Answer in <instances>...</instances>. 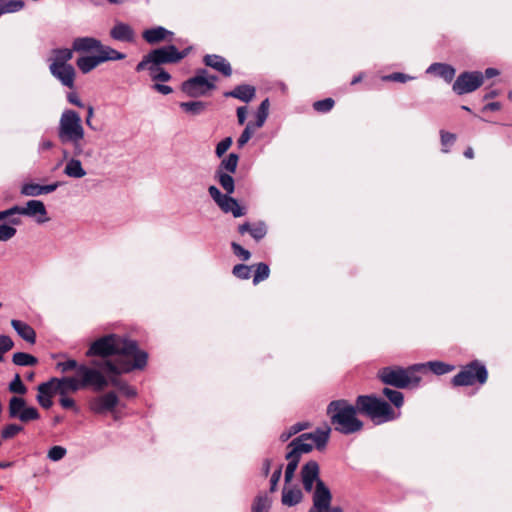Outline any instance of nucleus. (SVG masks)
Here are the masks:
<instances>
[{
    "label": "nucleus",
    "mask_w": 512,
    "mask_h": 512,
    "mask_svg": "<svg viewBox=\"0 0 512 512\" xmlns=\"http://www.w3.org/2000/svg\"><path fill=\"white\" fill-rule=\"evenodd\" d=\"M85 355L90 358H101V360L92 359L89 367L100 370L108 379V385L119 387V376L128 373V360H112L114 356L128 355V338L123 337L122 343L120 337L116 334L104 335L93 341L87 349Z\"/></svg>",
    "instance_id": "1"
},
{
    "label": "nucleus",
    "mask_w": 512,
    "mask_h": 512,
    "mask_svg": "<svg viewBox=\"0 0 512 512\" xmlns=\"http://www.w3.org/2000/svg\"><path fill=\"white\" fill-rule=\"evenodd\" d=\"M192 50L189 46L179 51L175 45L169 44L151 50L144 56L143 60L137 65V71L147 70L153 81L167 82L171 75L162 69L163 64H175L184 59Z\"/></svg>",
    "instance_id": "2"
},
{
    "label": "nucleus",
    "mask_w": 512,
    "mask_h": 512,
    "mask_svg": "<svg viewBox=\"0 0 512 512\" xmlns=\"http://www.w3.org/2000/svg\"><path fill=\"white\" fill-rule=\"evenodd\" d=\"M48 382H52L55 392L61 396H65L68 392L88 388L95 392H101L108 387V379L104 374L88 365H82L79 368V376L51 378Z\"/></svg>",
    "instance_id": "3"
},
{
    "label": "nucleus",
    "mask_w": 512,
    "mask_h": 512,
    "mask_svg": "<svg viewBox=\"0 0 512 512\" xmlns=\"http://www.w3.org/2000/svg\"><path fill=\"white\" fill-rule=\"evenodd\" d=\"M357 404L352 405L347 400L331 401L327 406V415L335 431L344 434H354L363 429V422L357 418Z\"/></svg>",
    "instance_id": "4"
},
{
    "label": "nucleus",
    "mask_w": 512,
    "mask_h": 512,
    "mask_svg": "<svg viewBox=\"0 0 512 512\" xmlns=\"http://www.w3.org/2000/svg\"><path fill=\"white\" fill-rule=\"evenodd\" d=\"M57 135L62 145H71L75 157L83 154L85 131L78 112L66 109L62 112L57 127Z\"/></svg>",
    "instance_id": "5"
},
{
    "label": "nucleus",
    "mask_w": 512,
    "mask_h": 512,
    "mask_svg": "<svg viewBox=\"0 0 512 512\" xmlns=\"http://www.w3.org/2000/svg\"><path fill=\"white\" fill-rule=\"evenodd\" d=\"M423 370H425L423 364H413L408 368L400 366L384 367L379 371V377L384 384L403 389L418 386L421 377L416 375V372Z\"/></svg>",
    "instance_id": "6"
},
{
    "label": "nucleus",
    "mask_w": 512,
    "mask_h": 512,
    "mask_svg": "<svg viewBox=\"0 0 512 512\" xmlns=\"http://www.w3.org/2000/svg\"><path fill=\"white\" fill-rule=\"evenodd\" d=\"M358 411L380 424L395 418L391 406L384 400L372 395H360L356 399Z\"/></svg>",
    "instance_id": "7"
},
{
    "label": "nucleus",
    "mask_w": 512,
    "mask_h": 512,
    "mask_svg": "<svg viewBox=\"0 0 512 512\" xmlns=\"http://www.w3.org/2000/svg\"><path fill=\"white\" fill-rule=\"evenodd\" d=\"M488 372L485 365L475 360L467 364L452 378L454 386H471L478 382L483 385L487 381Z\"/></svg>",
    "instance_id": "8"
},
{
    "label": "nucleus",
    "mask_w": 512,
    "mask_h": 512,
    "mask_svg": "<svg viewBox=\"0 0 512 512\" xmlns=\"http://www.w3.org/2000/svg\"><path fill=\"white\" fill-rule=\"evenodd\" d=\"M301 481L303 484V488L306 492H312V503L314 504V497L316 493H318L319 487L322 486V489L330 496H332L330 489L328 486L320 479V467L319 464L315 460H310L306 462L301 468Z\"/></svg>",
    "instance_id": "9"
},
{
    "label": "nucleus",
    "mask_w": 512,
    "mask_h": 512,
    "mask_svg": "<svg viewBox=\"0 0 512 512\" xmlns=\"http://www.w3.org/2000/svg\"><path fill=\"white\" fill-rule=\"evenodd\" d=\"M8 416L10 419H18L22 423H28L38 420L40 413L37 408L28 406L23 397L13 396L8 403Z\"/></svg>",
    "instance_id": "10"
},
{
    "label": "nucleus",
    "mask_w": 512,
    "mask_h": 512,
    "mask_svg": "<svg viewBox=\"0 0 512 512\" xmlns=\"http://www.w3.org/2000/svg\"><path fill=\"white\" fill-rule=\"evenodd\" d=\"M216 76L203 78L202 76H194L181 84L182 92L192 98H198L206 95L209 91L215 89Z\"/></svg>",
    "instance_id": "11"
},
{
    "label": "nucleus",
    "mask_w": 512,
    "mask_h": 512,
    "mask_svg": "<svg viewBox=\"0 0 512 512\" xmlns=\"http://www.w3.org/2000/svg\"><path fill=\"white\" fill-rule=\"evenodd\" d=\"M208 193L222 212L232 213L235 218L245 215V209L239 205L236 199L231 197V194L221 193L214 185L209 186Z\"/></svg>",
    "instance_id": "12"
},
{
    "label": "nucleus",
    "mask_w": 512,
    "mask_h": 512,
    "mask_svg": "<svg viewBox=\"0 0 512 512\" xmlns=\"http://www.w3.org/2000/svg\"><path fill=\"white\" fill-rule=\"evenodd\" d=\"M484 83L483 73L480 71L463 72L453 83L452 89L458 95L468 94L477 90Z\"/></svg>",
    "instance_id": "13"
},
{
    "label": "nucleus",
    "mask_w": 512,
    "mask_h": 512,
    "mask_svg": "<svg viewBox=\"0 0 512 512\" xmlns=\"http://www.w3.org/2000/svg\"><path fill=\"white\" fill-rule=\"evenodd\" d=\"M15 215H24L37 218V223L42 224L49 220L44 203L40 200H29L25 206L14 205Z\"/></svg>",
    "instance_id": "14"
},
{
    "label": "nucleus",
    "mask_w": 512,
    "mask_h": 512,
    "mask_svg": "<svg viewBox=\"0 0 512 512\" xmlns=\"http://www.w3.org/2000/svg\"><path fill=\"white\" fill-rule=\"evenodd\" d=\"M118 404V397L114 392L93 398L89 402L90 410L95 414H105L112 411Z\"/></svg>",
    "instance_id": "15"
},
{
    "label": "nucleus",
    "mask_w": 512,
    "mask_h": 512,
    "mask_svg": "<svg viewBox=\"0 0 512 512\" xmlns=\"http://www.w3.org/2000/svg\"><path fill=\"white\" fill-rule=\"evenodd\" d=\"M49 70L51 74L58 79L62 85L73 88L75 80V69L72 65L50 64Z\"/></svg>",
    "instance_id": "16"
},
{
    "label": "nucleus",
    "mask_w": 512,
    "mask_h": 512,
    "mask_svg": "<svg viewBox=\"0 0 512 512\" xmlns=\"http://www.w3.org/2000/svg\"><path fill=\"white\" fill-rule=\"evenodd\" d=\"M148 361V353L138 347L134 340H130V371L143 370Z\"/></svg>",
    "instance_id": "17"
},
{
    "label": "nucleus",
    "mask_w": 512,
    "mask_h": 512,
    "mask_svg": "<svg viewBox=\"0 0 512 512\" xmlns=\"http://www.w3.org/2000/svg\"><path fill=\"white\" fill-rule=\"evenodd\" d=\"M60 183L55 182L47 185H40L36 183H25L21 187V194L24 196H30V197H36L43 194H49L51 192H54L58 187Z\"/></svg>",
    "instance_id": "18"
},
{
    "label": "nucleus",
    "mask_w": 512,
    "mask_h": 512,
    "mask_svg": "<svg viewBox=\"0 0 512 512\" xmlns=\"http://www.w3.org/2000/svg\"><path fill=\"white\" fill-rule=\"evenodd\" d=\"M206 66H209L216 71L222 73L224 76L229 77L232 74L230 63L222 56L216 54H207L203 58Z\"/></svg>",
    "instance_id": "19"
},
{
    "label": "nucleus",
    "mask_w": 512,
    "mask_h": 512,
    "mask_svg": "<svg viewBox=\"0 0 512 512\" xmlns=\"http://www.w3.org/2000/svg\"><path fill=\"white\" fill-rule=\"evenodd\" d=\"M309 436L304 433L293 439L289 444L291 450L288 453H293L295 457L300 459L302 453L310 452L313 449V443L310 441Z\"/></svg>",
    "instance_id": "20"
},
{
    "label": "nucleus",
    "mask_w": 512,
    "mask_h": 512,
    "mask_svg": "<svg viewBox=\"0 0 512 512\" xmlns=\"http://www.w3.org/2000/svg\"><path fill=\"white\" fill-rule=\"evenodd\" d=\"M238 232L242 235L245 234L246 232H248L253 239H255L256 241H260L267 234V226L262 221L254 223V224L245 222V223L239 225Z\"/></svg>",
    "instance_id": "21"
},
{
    "label": "nucleus",
    "mask_w": 512,
    "mask_h": 512,
    "mask_svg": "<svg viewBox=\"0 0 512 512\" xmlns=\"http://www.w3.org/2000/svg\"><path fill=\"white\" fill-rule=\"evenodd\" d=\"M37 390L38 403L40 404L41 407L49 409L53 404L52 396L56 393L54 390V386L52 385V382L47 381L39 384Z\"/></svg>",
    "instance_id": "22"
},
{
    "label": "nucleus",
    "mask_w": 512,
    "mask_h": 512,
    "mask_svg": "<svg viewBox=\"0 0 512 512\" xmlns=\"http://www.w3.org/2000/svg\"><path fill=\"white\" fill-rule=\"evenodd\" d=\"M255 94L256 90L253 86L242 84L236 86L232 91L225 92L224 96L236 98L245 103H248L255 97Z\"/></svg>",
    "instance_id": "23"
},
{
    "label": "nucleus",
    "mask_w": 512,
    "mask_h": 512,
    "mask_svg": "<svg viewBox=\"0 0 512 512\" xmlns=\"http://www.w3.org/2000/svg\"><path fill=\"white\" fill-rule=\"evenodd\" d=\"M426 73L436 74L437 76L442 78L447 83H450L453 80V78L455 77L456 71L449 64L433 63L427 68Z\"/></svg>",
    "instance_id": "24"
},
{
    "label": "nucleus",
    "mask_w": 512,
    "mask_h": 512,
    "mask_svg": "<svg viewBox=\"0 0 512 512\" xmlns=\"http://www.w3.org/2000/svg\"><path fill=\"white\" fill-rule=\"evenodd\" d=\"M332 502V496L328 492L319 487L318 493L314 497V504L308 512H331L330 503Z\"/></svg>",
    "instance_id": "25"
},
{
    "label": "nucleus",
    "mask_w": 512,
    "mask_h": 512,
    "mask_svg": "<svg viewBox=\"0 0 512 512\" xmlns=\"http://www.w3.org/2000/svg\"><path fill=\"white\" fill-rule=\"evenodd\" d=\"M11 326L26 342L30 344H34L36 342V332L29 324L21 320L13 319L11 321Z\"/></svg>",
    "instance_id": "26"
},
{
    "label": "nucleus",
    "mask_w": 512,
    "mask_h": 512,
    "mask_svg": "<svg viewBox=\"0 0 512 512\" xmlns=\"http://www.w3.org/2000/svg\"><path fill=\"white\" fill-rule=\"evenodd\" d=\"M173 33L162 26L146 29L142 33V37L149 44H155L167 39Z\"/></svg>",
    "instance_id": "27"
},
{
    "label": "nucleus",
    "mask_w": 512,
    "mask_h": 512,
    "mask_svg": "<svg viewBox=\"0 0 512 512\" xmlns=\"http://www.w3.org/2000/svg\"><path fill=\"white\" fill-rule=\"evenodd\" d=\"M303 500V493L298 487L284 488L282 491L281 502L284 506L292 507Z\"/></svg>",
    "instance_id": "28"
},
{
    "label": "nucleus",
    "mask_w": 512,
    "mask_h": 512,
    "mask_svg": "<svg viewBox=\"0 0 512 512\" xmlns=\"http://www.w3.org/2000/svg\"><path fill=\"white\" fill-rule=\"evenodd\" d=\"M101 46V41L93 37H78L73 41L72 47L77 52L96 50Z\"/></svg>",
    "instance_id": "29"
},
{
    "label": "nucleus",
    "mask_w": 512,
    "mask_h": 512,
    "mask_svg": "<svg viewBox=\"0 0 512 512\" xmlns=\"http://www.w3.org/2000/svg\"><path fill=\"white\" fill-rule=\"evenodd\" d=\"M95 51V55L97 56L100 64L110 60H120L125 58V54L118 52L109 46H105L102 43Z\"/></svg>",
    "instance_id": "30"
},
{
    "label": "nucleus",
    "mask_w": 512,
    "mask_h": 512,
    "mask_svg": "<svg viewBox=\"0 0 512 512\" xmlns=\"http://www.w3.org/2000/svg\"><path fill=\"white\" fill-rule=\"evenodd\" d=\"M330 431V427H326L324 429L317 428L315 431L306 434L310 435L309 439L313 443V446H316L318 449H322L328 442Z\"/></svg>",
    "instance_id": "31"
},
{
    "label": "nucleus",
    "mask_w": 512,
    "mask_h": 512,
    "mask_svg": "<svg viewBox=\"0 0 512 512\" xmlns=\"http://www.w3.org/2000/svg\"><path fill=\"white\" fill-rule=\"evenodd\" d=\"M208 104L203 101H188L181 102L179 107L187 114L191 116H198L204 113L207 109Z\"/></svg>",
    "instance_id": "32"
},
{
    "label": "nucleus",
    "mask_w": 512,
    "mask_h": 512,
    "mask_svg": "<svg viewBox=\"0 0 512 512\" xmlns=\"http://www.w3.org/2000/svg\"><path fill=\"white\" fill-rule=\"evenodd\" d=\"M64 173L71 178H82L86 175V171L82 167L81 161L76 158H71L67 161Z\"/></svg>",
    "instance_id": "33"
},
{
    "label": "nucleus",
    "mask_w": 512,
    "mask_h": 512,
    "mask_svg": "<svg viewBox=\"0 0 512 512\" xmlns=\"http://www.w3.org/2000/svg\"><path fill=\"white\" fill-rule=\"evenodd\" d=\"M232 173L215 171V179L225 191V194H233L235 190V181Z\"/></svg>",
    "instance_id": "34"
},
{
    "label": "nucleus",
    "mask_w": 512,
    "mask_h": 512,
    "mask_svg": "<svg viewBox=\"0 0 512 512\" xmlns=\"http://www.w3.org/2000/svg\"><path fill=\"white\" fill-rule=\"evenodd\" d=\"M76 64L79 70L86 74L96 68L100 63L96 55H91L79 57L76 61Z\"/></svg>",
    "instance_id": "35"
},
{
    "label": "nucleus",
    "mask_w": 512,
    "mask_h": 512,
    "mask_svg": "<svg viewBox=\"0 0 512 512\" xmlns=\"http://www.w3.org/2000/svg\"><path fill=\"white\" fill-rule=\"evenodd\" d=\"M73 48H59L54 49L52 51L53 53V60L51 64H57V65H69L67 62L72 59L73 57Z\"/></svg>",
    "instance_id": "36"
},
{
    "label": "nucleus",
    "mask_w": 512,
    "mask_h": 512,
    "mask_svg": "<svg viewBox=\"0 0 512 512\" xmlns=\"http://www.w3.org/2000/svg\"><path fill=\"white\" fill-rule=\"evenodd\" d=\"M239 156L236 153H230L226 158H224L216 171L235 173L238 166Z\"/></svg>",
    "instance_id": "37"
},
{
    "label": "nucleus",
    "mask_w": 512,
    "mask_h": 512,
    "mask_svg": "<svg viewBox=\"0 0 512 512\" xmlns=\"http://www.w3.org/2000/svg\"><path fill=\"white\" fill-rule=\"evenodd\" d=\"M269 107H270V102H269L268 98L264 99L260 103V105L257 109V112H256V121L253 123V126L255 128H257V129L261 128L265 124V122L268 118V115H269Z\"/></svg>",
    "instance_id": "38"
},
{
    "label": "nucleus",
    "mask_w": 512,
    "mask_h": 512,
    "mask_svg": "<svg viewBox=\"0 0 512 512\" xmlns=\"http://www.w3.org/2000/svg\"><path fill=\"white\" fill-rule=\"evenodd\" d=\"M25 6L23 0H0V17L6 13H15Z\"/></svg>",
    "instance_id": "39"
},
{
    "label": "nucleus",
    "mask_w": 512,
    "mask_h": 512,
    "mask_svg": "<svg viewBox=\"0 0 512 512\" xmlns=\"http://www.w3.org/2000/svg\"><path fill=\"white\" fill-rule=\"evenodd\" d=\"M422 364L425 365V369L429 368V370L436 375H444L454 369V366L442 361H429Z\"/></svg>",
    "instance_id": "40"
},
{
    "label": "nucleus",
    "mask_w": 512,
    "mask_h": 512,
    "mask_svg": "<svg viewBox=\"0 0 512 512\" xmlns=\"http://www.w3.org/2000/svg\"><path fill=\"white\" fill-rule=\"evenodd\" d=\"M271 507V499L267 494H259L255 497L251 512H268Z\"/></svg>",
    "instance_id": "41"
},
{
    "label": "nucleus",
    "mask_w": 512,
    "mask_h": 512,
    "mask_svg": "<svg viewBox=\"0 0 512 512\" xmlns=\"http://www.w3.org/2000/svg\"><path fill=\"white\" fill-rule=\"evenodd\" d=\"M12 362L18 366H34L38 363V359L25 352H16L12 356Z\"/></svg>",
    "instance_id": "42"
},
{
    "label": "nucleus",
    "mask_w": 512,
    "mask_h": 512,
    "mask_svg": "<svg viewBox=\"0 0 512 512\" xmlns=\"http://www.w3.org/2000/svg\"><path fill=\"white\" fill-rule=\"evenodd\" d=\"M286 459L288 460V464L286 466L284 480H285V483L288 484L292 481V479L294 477V474L298 467L300 459L295 457L293 453H287Z\"/></svg>",
    "instance_id": "43"
},
{
    "label": "nucleus",
    "mask_w": 512,
    "mask_h": 512,
    "mask_svg": "<svg viewBox=\"0 0 512 512\" xmlns=\"http://www.w3.org/2000/svg\"><path fill=\"white\" fill-rule=\"evenodd\" d=\"M110 35L115 40L128 41V24H125V23L116 24L111 29Z\"/></svg>",
    "instance_id": "44"
},
{
    "label": "nucleus",
    "mask_w": 512,
    "mask_h": 512,
    "mask_svg": "<svg viewBox=\"0 0 512 512\" xmlns=\"http://www.w3.org/2000/svg\"><path fill=\"white\" fill-rule=\"evenodd\" d=\"M8 389L11 393L18 395H25L28 391L19 374H15L13 380L9 383Z\"/></svg>",
    "instance_id": "45"
},
{
    "label": "nucleus",
    "mask_w": 512,
    "mask_h": 512,
    "mask_svg": "<svg viewBox=\"0 0 512 512\" xmlns=\"http://www.w3.org/2000/svg\"><path fill=\"white\" fill-rule=\"evenodd\" d=\"M270 269L269 266L266 263H258L256 265L255 274L253 277V284L257 285L261 281L266 280L269 277Z\"/></svg>",
    "instance_id": "46"
},
{
    "label": "nucleus",
    "mask_w": 512,
    "mask_h": 512,
    "mask_svg": "<svg viewBox=\"0 0 512 512\" xmlns=\"http://www.w3.org/2000/svg\"><path fill=\"white\" fill-rule=\"evenodd\" d=\"M383 394L396 407H401L403 405L404 396H403L402 392H400L398 390L390 389V388H384Z\"/></svg>",
    "instance_id": "47"
},
{
    "label": "nucleus",
    "mask_w": 512,
    "mask_h": 512,
    "mask_svg": "<svg viewBox=\"0 0 512 512\" xmlns=\"http://www.w3.org/2000/svg\"><path fill=\"white\" fill-rule=\"evenodd\" d=\"M23 429L24 427L19 424H8L1 430V438L4 440L11 439L15 437L18 433L22 432Z\"/></svg>",
    "instance_id": "48"
},
{
    "label": "nucleus",
    "mask_w": 512,
    "mask_h": 512,
    "mask_svg": "<svg viewBox=\"0 0 512 512\" xmlns=\"http://www.w3.org/2000/svg\"><path fill=\"white\" fill-rule=\"evenodd\" d=\"M83 364H79L75 359H68L63 362H58L56 367L58 370H60L62 373H66L72 370L76 371V376H79V368Z\"/></svg>",
    "instance_id": "49"
},
{
    "label": "nucleus",
    "mask_w": 512,
    "mask_h": 512,
    "mask_svg": "<svg viewBox=\"0 0 512 512\" xmlns=\"http://www.w3.org/2000/svg\"><path fill=\"white\" fill-rule=\"evenodd\" d=\"M252 267L245 264H237L233 267L232 273L235 277L247 280L251 277Z\"/></svg>",
    "instance_id": "50"
},
{
    "label": "nucleus",
    "mask_w": 512,
    "mask_h": 512,
    "mask_svg": "<svg viewBox=\"0 0 512 512\" xmlns=\"http://www.w3.org/2000/svg\"><path fill=\"white\" fill-rule=\"evenodd\" d=\"M308 427V423H296L293 426L290 427L288 431L282 432L280 435V441L286 442L288 441L293 435L297 434L298 432L306 429Z\"/></svg>",
    "instance_id": "51"
},
{
    "label": "nucleus",
    "mask_w": 512,
    "mask_h": 512,
    "mask_svg": "<svg viewBox=\"0 0 512 512\" xmlns=\"http://www.w3.org/2000/svg\"><path fill=\"white\" fill-rule=\"evenodd\" d=\"M442 152H449V148L455 143L456 135L444 130L440 131Z\"/></svg>",
    "instance_id": "52"
},
{
    "label": "nucleus",
    "mask_w": 512,
    "mask_h": 512,
    "mask_svg": "<svg viewBox=\"0 0 512 512\" xmlns=\"http://www.w3.org/2000/svg\"><path fill=\"white\" fill-rule=\"evenodd\" d=\"M257 128L253 126V122H249L243 132L241 133L240 137L237 140V145L239 148H242L252 137L254 131Z\"/></svg>",
    "instance_id": "53"
},
{
    "label": "nucleus",
    "mask_w": 512,
    "mask_h": 512,
    "mask_svg": "<svg viewBox=\"0 0 512 512\" xmlns=\"http://www.w3.org/2000/svg\"><path fill=\"white\" fill-rule=\"evenodd\" d=\"M334 100L332 98H325L323 100H319L314 102L313 108L315 111L320 113L329 112L334 106Z\"/></svg>",
    "instance_id": "54"
},
{
    "label": "nucleus",
    "mask_w": 512,
    "mask_h": 512,
    "mask_svg": "<svg viewBox=\"0 0 512 512\" xmlns=\"http://www.w3.org/2000/svg\"><path fill=\"white\" fill-rule=\"evenodd\" d=\"M14 346V342L8 335H0V362L3 361V355L10 351Z\"/></svg>",
    "instance_id": "55"
},
{
    "label": "nucleus",
    "mask_w": 512,
    "mask_h": 512,
    "mask_svg": "<svg viewBox=\"0 0 512 512\" xmlns=\"http://www.w3.org/2000/svg\"><path fill=\"white\" fill-rule=\"evenodd\" d=\"M16 232L17 230L13 226L0 224V242L10 240L15 236Z\"/></svg>",
    "instance_id": "56"
},
{
    "label": "nucleus",
    "mask_w": 512,
    "mask_h": 512,
    "mask_svg": "<svg viewBox=\"0 0 512 512\" xmlns=\"http://www.w3.org/2000/svg\"><path fill=\"white\" fill-rule=\"evenodd\" d=\"M7 218L9 219V223L11 225L17 226L21 224V219L19 217H15L13 206L10 207L9 209L0 211V221Z\"/></svg>",
    "instance_id": "57"
},
{
    "label": "nucleus",
    "mask_w": 512,
    "mask_h": 512,
    "mask_svg": "<svg viewBox=\"0 0 512 512\" xmlns=\"http://www.w3.org/2000/svg\"><path fill=\"white\" fill-rule=\"evenodd\" d=\"M66 449L62 446H53L52 448H50V450L48 451V458L51 460V461H59L61 460L62 458H64V456L66 455Z\"/></svg>",
    "instance_id": "58"
},
{
    "label": "nucleus",
    "mask_w": 512,
    "mask_h": 512,
    "mask_svg": "<svg viewBox=\"0 0 512 512\" xmlns=\"http://www.w3.org/2000/svg\"><path fill=\"white\" fill-rule=\"evenodd\" d=\"M232 142H233V140L231 137H226L223 140H221L216 145V149H215V153H216L217 157H219V158L222 157L227 152V150L231 147Z\"/></svg>",
    "instance_id": "59"
},
{
    "label": "nucleus",
    "mask_w": 512,
    "mask_h": 512,
    "mask_svg": "<svg viewBox=\"0 0 512 512\" xmlns=\"http://www.w3.org/2000/svg\"><path fill=\"white\" fill-rule=\"evenodd\" d=\"M231 248L233 250V253L243 261H247L250 259V252L247 249L243 248L240 244L232 242Z\"/></svg>",
    "instance_id": "60"
},
{
    "label": "nucleus",
    "mask_w": 512,
    "mask_h": 512,
    "mask_svg": "<svg viewBox=\"0 0 512 512\" xmlns=\"http://www.w3.org/2000/svg\"><path fill=\"white\" fill-rule=\"evenodd\" d=\"M382 79L384 81H395V82L405 83L409 80L414 79V77L409 76L404 73H401V72H395V73L384 76Z\"/></svg>",
    "instance_id": "61"
},
{
    "label": "nucleus",
    "mask_w": 512,
    "mask_h": 512,
    "mask_svg": "<svg viewBox=\"0 0 512 512\" xmlns=\"http://www.w3.org/2000/svg\"><path fill=\"white\" fill-rule=\"evenodd\" d=\"M282 475V465H279L277 469L272 473L270 479V491L275 492L277 489L278 482Z\"/></svg>",
    "instance_id": "62"
},
{
    "label": "nucleus",
    "mask_w": 512,
    "mask_h": 512,
    "mask_svg": "<svg viewBox=\"0 0 512 512\" xmlns=\"http://www.w3.org/2000/svg\"><path fill=\"white\" fill-rule=\"evenodd\" d=\"M155 82H158V81H155ZM152 88L162 95H168V94L172 93V91H173V89L170 86L162 84V83H155V84H153Z\"/></svg>",
    "instance_id": "63"
},
{
    "label": "nucleus",
    "mask_w": 512,
    "mask_h": 512,
    "mask_svg": "<svg viewBox=\"0 0 512 512\" xmlns=\"http://www.w3.org/2000/svg\"><path fill=\"white\" fill-rule=\"evenodd\" d=\"M60 402V405L64 408V409H71L75 406V401L74 399L72 398H69V397H65V396H62L59 400Z\"/></svg>",
    "instance_id": "64"
}]
</instances>
